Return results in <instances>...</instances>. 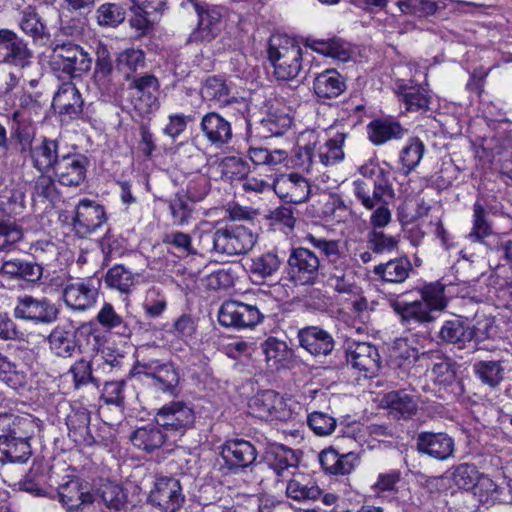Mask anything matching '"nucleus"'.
<instances>
[{
    "mask_svg": "<svg viewBox=\"0 0 512 512\" xmlns=\"http://www.w3.org/2000/svg\"><path fill=\"white\" fill-rule=\"evenodd\" d=\"M303 241L316 249L326 261L323 272L326 286L340 294L354 293L357 286L352 258L343 250L339 240L309 233Z\"/></svg>",
    "mask_w": 512,
    "mask_h": 512,
    "instance_id": "obj_1",
    "label": "nucleus"
},
{
    "mask_svg": "<svg viewBox=\"0 0 512 512\" xmlns=\"http://www.w3.org/2000/svg\"><path fill=\"white\" fill-rule=\"evenodd\" d=\"M257 241L252 230L244 225L231 224L199 234L202 252L222 256H234L250 251Z\"/></svg>",
    "mask_w": 512,
    "mask_h": 512,
    "instance_id": "obj_2",
    "label": "nucleus"
},
{
    "mask_svg": "<svg viewBox=\"0 0 512 512\" xmlns=\"http://www.w3.org/2000/svg\"><path fill=\"white\" fill-rule=\"evenodd\" d=\"M357 171L363 178L352 182V191L355 199L366 210H372L382 198H394L390 172L376 159L367 160Z\"/></svg>",
    "mask_w": 512,
    "mask_h": 512,
    "instance_id": "obj_3",
    "label": "nucleus"
},
{
    "mask_svg": "<svg viewBox=\"0 0 512 512\" xmlns=\"http://www.w3.org/2000/svg\"><path fill=\"white\" fill-rule=\"evenodd\" d=\"M85 338L88 350L99 351L101 336L88 325L74 327L71 325H57L48 335L47 341L52 353L61 358H71L76 352H82L81 339Z\"/></svg>",
    "mask_w": 512,
    "mask_h": 512,
    "instance_id": "obj_4",
    "label": "nucleus"
},
{
    "mask_svg": "<svg viewBox=\"0 0 512 512\" xmlns=\"http://www.w3.org/2000/svg\"><path fill=\"white\" fill-rule=\"evenodd\" d=\"M268 60L273 67L277 80H294L302 70V48L286 35H274L270 38L267 50Z\"/></svg>",
    "mask_w": 512,
    "mask_h": 512,
    "instance_id": "obj_5",
    "label": "nucleus"
},
{
    "mask_svg": "<svg viewBox=\"0 0 512 512\" xmlns=\"http://www.w3.org/2000/svg\"><path fill=\"white\" fill-rule=\"evenodd\" d=\"M321 260L311 249L292 247L287 258V279L294 286H314L319 281Z\"/></svg>",
    "mask_w": 512,
    "mask_h": 512,
    "instance_id": "obj_6",
    "label": "nucleus"
},
{
    "mask_svg": "<svg viewBox=\"0 0 512 512\" xmlns=\"http://www.w3.org/2000/svg\"><path fill=\"white\" fill-rule=\"evenodd\" d=\"M155 421L170 435L171 442L174 443L193 427L195 414L184 402L171 401L157 410Z\"/></svg>",
    "mask_w": 512,
    "mask_h": 512,
    "instance_id": "obj_7",
    "label": "nucleus"
},
{
    "mask_svg": "<svg viewBox=\"0 0 512 512\" xmlns=\"http://www.w3.org/2000/svg\"><path fill=\"white\" fill-rule=\"evenodd\" d=\"M100 293V280L93 277L68 281L62 291V299L68 309L85 312L93 308Z\"/></svg>",
    "mask_w": 512,
    "mask_h": 512,
    "instance_id": "obj_8",
    "label": "nucleus"
},
{
    "mask_svg": "<svg viewBox=\"0 0 512 512\" xmlns=\"http://www.w3.org/2000/svg\"><path fill=\"white\" fill-rule=\"evenodd\" d=\"M221 466L227 474H239L251 467L257 459V449L248 440L234 438L226 440L220 447Z\"/></svg>",
    "mask_w": 512,
    "mask_h": 512,
    "instance_id": "obj_9",
    "label": "nucleus"
},
{
    "mask_svg": "<svg viewBox=\"0 0 512 512\" xmlns=\"http://www.w3.org/2000/svg\"><path fill=\"white\" fill-rule=\"evenodd\" d=\"M218 322L221 326L236 330L253 328L264 319L256 305L236 300H227L218 310Z\"/></svg>",
    "mask_w": 512,
    "mask_h": 512,
    "instance_id": "obj_10",
    "label": "nucleus"
},
{
    "mask_svg": "<svg viewBox=\"0 0 512 512\" xmlns=\"http://www.w3.org/2000/svg\"><path fill=\"white\" fill-rule=\"evenodd\" d=\"M159 81L154 75L145 74L134 77L128 85V97L134 110L144 116L158 110L159 100L157 93Z\"/></svg>",
    "mask_w": 512,
    "mask_h": 512,
    "instance_id": "obj_11",
    "label": "nucleus"
},
{
    "mask_svg": "<svg viewBox=\"0 0 512 512\" xmlns=\"http://www.w3.org/2000/svg\"><path fill=\"white\" fill-rule=\"evenodd\" d=\"M59 309L49 299L24 295L17 298L14 316L34 324L49 325L59 317Z\"/></svg>",
    "mask_w": 512,
    "mask_h": 512,
    "instance_id": "obj_12",
    "label": "nucleus"
},
{
    "mask_svg": "<svg viewBox=\"0 0 512 512\" xmlns=\"http://www.w3.org/2000/svg\"><path fill=\"white\" fill-rule=\"evenodd\" d=\"M138 374L151 379V384L170 395H175L180 384V369L172 361L152 359L139 363Z\"/></svg>",
    "mask_w": 512,
    "mask_h": 512,
    "instance_id": "obj_13",
    "label": "nucleus"
},
{
    "mask_svg": "<svg viewBox=\"0 0 512 512\" xmlns=\"http://www.w3.org/2000/svg\"><path fill=\"white\" fill-rule=\"evenodd\" d=\"M147 501L162 512H177L185 501L180 481L171 476L157 477Z\"/></svg>",
    "mask_w": 512,
    "mask_h": 512,
    "instance_id": "obj_14",
    "label": "nucleus"
},
{
    "mask_svg": "<svg viewBox=\"0 0 512 512\" xmlns=\"http://www.w3.org/2000/svg\"><path fill=\"white\" fill-rule=\"evenodd\" d=\"M34 58L28 43L10 29H0V63L24 69Z\"/></svg>",
    "mask_w": 512,
    "mask_h": 512,
    "instance_id": "obj_15",
    "label": "nucleus"
},
{
    "mask_svg": "<svg viewBox=\"0 0 512 512\" xmlns=\"http://www.w3.org/2000/svg\"><path fill=\"white\" fill-rule=\"evenodd\" d=\"M249 407L255 417L264 420L286 421L291 417L284 398L273 390H265L254 396Z\"/></svg>",
    "mask_w": 512,
    "mask_h": 512,
    "instance_id": "obj_16",
    "label": "nucleus"
},
{
    "mask_svg": "<svg viewBox=\"0 0 512 512\" xmlns=\"http://www.w3.org/2000/svg\"><path fill=\"white\" fill-rule=\"evenodd\" d=\"M54 65H59L62 71L69 77H75L88 72L92 66V58L84 49L74 43L68 42L57 45L54 49Z\"/></svg>",
    "mask_w": 512,
    "mask_h": 512,
    "instance_id": "obj_17",
    "label": "nucleus"
},
{
    "mask_svg": "<svg viewBox=\"0 0 512 512\" xmlns=\"http://www.w3.org/2000/svg\"><path fill=\"white\" fill-rule=\"evenodd\" d=\"M67 152L59 139L42 137L41 141L30 148L29 159L31 165L39 173H50Z\"/></svg>",
    "mask_w": 512,
    "mask_h": 512,
    "instance_id": "obj_18",
    "label": "nucleus"
},
{
    "mask_svg": "<svg viewBox=\"0 0 512 512\" xmlns=\"http://www.w3.org/2000/svg\"><path fill=\"white\" fill-rule=\"evenodd\" d=\"M88 165L85 155L67 150L52 173L61 185L78 187L86 179Z\"/></svg>",
    "mask_w": 512,
    "mask_h": 512,
    "instance_id": "obj_19",
    "label": "nucleus"
},
{
    "mask_svg": "<svg viewBox=\"0 0 512 512\" xmlns=\"http://www.w3.org/2000/svg\"><path fill=\"white\" fill-rule=\"evenodd\" d=\"M273 191L287 203L300 204L308 200L311 185L298 173L279 174L273 179Z\"/></svg>",
    "mask_w": 512,
    "mask_h": 512,
    "instance_id": "obj_20",
    "label": "nucleus"
},
{
    "mask_svg": "<svg viewBox=\"0 0 512 512\" xmlns=\"http://www.w3.org/2000/svg\"><path fill=\"white\" fill-rule=\"evenodd\" d=\"M57 498L67 512H77L94 501L87 484L73 476H66L64 482L58 486Z\"/></svg>",
    "mask_w": 512,
    "mask_h": 512,
    "instance_id": "obj_21",
    "label": "nucleus"
},
{
    "mask_svg": "<svg viewBox=\"0 0 512 512\" xmlns=\"http://www.w3.org/2000/svg\"><path fill=\"white\" fill-rule=\"evenodd\" d=\"M346 360L352 368L372 377L380 368V355L377 348L368 342H351L346 349Z\"/></svg>",
    "mask_w": 512,
    "mask_h": 512,
    "instance_id": "obj_22",
    "label": "nucleus"
},
{
    "mask_svg": "<svg viewBox=\"0 0 512 512\" xmlns=\"http://www.w3.org/2000/svg\"><path fill=\"white\" fill-rule=\"evenodd\" d=\"M199 128L204 139L217 149L229 144L233 139L230 121L218 112L206 113L201 118Z\"/></svg>",
    "mask_w": 512,
    "mask_h": 512,
    "instance_id": "obj_23",
    "label": "nucleus"
},
{
    "mask_svg": "<svg viewBox=\"0 0 512 512\" xmlns=\"http://www.w3.org/2000/svg\"><path fill=\"white\" fill-rule=\"evenodd\" d=\"M84 101L72 82L62 83L55 92L52 107L63 120L79 118L83 113Z\"/></svg>",
    "mask_w": 512,
    "mask_h": 512,
    "instance_id": "obj_24",
    "label": "nucleus"
},
{
    "mask_svg": "<svg viewBox=\"0 0 512 512\" xmlns=\"http://www.w3.org/2000/svg\"><path fill=\"white\" fill-rule=\"evenodd\" d=\"M300 346L314 357H326L335 346L333 336L319 326H307L297 333Z\"/></svg>",
    "mask_w": 512,
    "mask_h": 512,
    "instance_id": "obj_25",
    "label": "nucleus"
},
{
    "mask_svg": "<svg viewBox=\"0 0 512 512\" xmlns=\"http://www.w3.org/2000/svg\"><path fill=\"white\" fill-rule=\"evenodd\" d=\"M454 440L443 432H421L416 438V447L419 453L436 460H446L453 455Z\"/></svg>",
    "mask_w": 512,
    "mask_h": 512,
    "instance_id": "obj_26",
    "label": "nucleus"
},
{
    "mask_svg": "<svg viewBox=\"0 0 512 512\" xmlns=\"http://www.w3.org/2000/svg\"><path fill=\"white\" fill-rule=\"evenodd\" d=\"M129 439L136 449L146 453H152L163 447L166 442H171L170 435L157 421L136 428Z\"/></svg>",
    "mask_w": 512,
    "mask_h": 512,
    "instance_id": "obj_27",
    "label": "nucleus"
},
{
    "mask_svg": "<svg viewBox=\"0 0 512 512\" xmlns=\"http://www.w3.org/2000/svg\"><path fill=\"white\" fill-rule=\"evenodd\" d=\"M383 408L395 419L408 420L416 415L418 400L416 395L408 393L405 389L390 391L381 399Z\"/></svg>",
    "mask_w": 512,
    "mask_h": 512,
    "instance_id": "obj_28",
    "label": "nucleus"
},
{
    "mask_svg": "<svg viewBox=\"0 0 512 512\" xmlns=\"http://www.w3.org/2000/svg\"><path fill=\"white\" fill-rule=\"evenodd\" d=\"M107 220L105 209L94 200L82 199L76 207L74 225L86 234L97 231Z\"/></svg>",
    "mask_w": 512,
    "mask_h": 512,
    "instance_id": "obj_29",
    "label": "nucleus"
},
{
    "mask_svg": "<svg viewBox=\"0 0 512 512\" xmlns=\"http://www.w3.org/2000/svg\"><path fill=\"white\" fill-rule=\"evenodd\" d=\"M345 90V78L336 69H326L314 77L313 91L321 102L335 99Z\"/></svg>",
    "mask_w": 512,
    "mask_h": 512,
    "instance_id": "obj_30",
    "label": "nucleus"
},
{
    "mask_svg": "<svg viewBox=\"0 0 512 512\" xmlns=\"http://www.w3.org/2000/svg\"><path fill=\"white\" fill-rule=\"evenodd\" d=\"M96 63L93 79L103 94L116 92V85L113 82V64L110 52L106 45L99 42L96 46Z\"/></svg>",
    "mask_w": 512,
    "mask_h": 512,
    "instance_id": "obj_31",
    "label": "nucleus"
},
{
    "mask_svg": "<svg viewBox=\"0 0 512 512\" xmlns=\"http://www.w3.org/2000/svg\"><path fill=\"white\" fill-rule=\"evenodd\" d=\"M390 306L401 317L404 324H427L436 319V313L425 301L420 299L406 303H400L392 299L390 300Z\"/></svg>",
    "mask_w": 512,
    "mask_h": 512,
    "instance_id": "obj_32",
    "label": "nucleus"
},
{
    "mask_svg": "<svg viewBox=\"0 0 512 512\" xmlns=\"http://www.w3.org/2000/svg\"><path fill=\"white\" fill-rule=\"evenodd\" d=\"M90 411L84 407L73 408L66 418V425L69 430V436L74 438L75 442L86 446L96 444V439L90 430Z\"/></svg>",
    "mask_w": 512,
    "mask_h": 512,
    "instance_id": "obj_33",
    "label": "nucleus"
},
{
    "mask_svg": "<svg viewBox=\"0 0 512 512\" xmlns=\"http://www.w3.org/2000/svg\"><path fill=\"white\" fill-rule=\"evenodd\" d=\"M347 136V133L339 132L330 139L324 141L315 140L313 142L318 166H332L344 159L343 144Z\"/></svg>",
    "mask_w": 512,
    "mask_h": 512,
    "instance_id": "obj_34",
    "label": "nucleus"
},
{
    "mask_svg": "<svg viewBox=\"0 0 512 512\" xmlns=\"http://www.w3.org/2000/svg\"><path fill=\"white\" fill-rule=\"evenodd\" d=\"M457 364L451 359H441L434 363L431 374L433 382L453 397L463 393V385L456 375Z\"/></svg>",
    "mask_w": 512,
    "mask_h": 512,
    "instance_id": "obj_35",
    "label": "nucleus"
},
{
    "mask_svg": "<svg viewBox=\"0 0 512 512\" xmlns=\"http://www.w3.org/2000/svg\"><path fill=\"white\" fill-rule=\"evenodd\" d=\"M407 132L406 128L391 118L375 119L367 125L369 140L377 146L391 140L402 139Z\"/></svg>",
    "mask_w": 512,
    "mask_h": 512,
    "instance_id": "obj_36",
    "label": "nucleus"
},
{
    "mask_svg": "<svg viewBox=\"0 0 512 512\" xmlns=\"http://www.w3.org/2000/svg\"><path fill=\"white\" fill-rule=\"evenodd\" d=\"M292 118L285 113H269L254 125L248 123L247 128L251 134L260 138L281 136L290 129Z\"/></svg>",
    "mask_w": 512,
    "mask_h": 512,
    "instance_id": "obj_37",
    "label": "nucleus"
},
{
    "mask_svg": "<svg viewBox=\"0 0 512 512\" xmlns=\"http://www.w3.org/2000/svg\"><path fill=\"white\" fill-rule=\"evenodd\" d=\"M439 338L448 344H453L459 349L466 347L471 342L470 321L468 318L456 317L446 320L439 331Z\"/></svg>",
    "mask_w": 512,
    "mask_h": 512,
    "instance_id": "obj_38",
    "label": "nucleus"
},
{
    "mask_svg": "<svg viewBox=\"0 0 512 512\" xmlns=\"http://www.w3.org/2000/svg\"><path fill=\"white\" fill-rule=\"evenodd\" d=\"M265 460L279 477H284L291 468L295 469L299 461L293 449L281 444L270 445L265 452Z\"/></svg>",
    "mask_w": 512,
    "mask_h": 512,
    "instance_id": "obj_39",
    "label": "nucleus"
},
{
    "mask_svg": "<svg viewBox=\"0 0 512 512\" xmlns=\"http://www.w3.org/2000/svg\"><path fill=\"white\" fill-rule=\"evenodd\" d=\"M42 267L34 262L22 259H10L3 262L0 274L11 279L35 283L42 276Z\"/></svg>",
    "mask_w": 512,
    "mask_h": 512,
    "instance_id": "obj_40",
    "label": "nucleus"
},
{
    "mask_svg": "<svg viewBox=\"0 0 512 512\" xmlns=\"http://www.w3.org/2000/svg\"><path fill=\"white\" fill-rule=\"evenodd\" d=\"M32 419L29 414H0V447L14 435L25 437L31 431Z\"/></svg>",
    "mask_w": 512,
    "mask_h": 512,
    "instance_id": "obj_41",
    "label": "nucleus"
},
{
    "mask_svg": "<svg viewBox=\"0 0 512 512\" xmlns=\"http://www.w3.org/2000/svg\"><path fill=\"white\" fill-rule=\"evenodd\" d=\"M413 267L408 257H399L374 267V274L388 283H403Z\"/></svg>",
    "mask_w": 512,
    "mask_h": 512,
    "instance_id": "obj_42",
    "label": "nucleus"
},
{
    "mask_svg": "<svg viewBox=\"0 0 512 512\" xmlns=\"http://www.w3.org/2000/svg\"><path fill=\"white\" fill-rule=\"evenodd\" d=\"M34 432L35 422L32 419L31 431L25 437L20 438L18 435H14L0 447L1 459L5 458L13 463L26 462L31 455L29 439L33 436Z\"/></svg>",
    "mask_w": 512,
    "mask_h": 512,
    "instance_id": "obj_43",
    "label": "nucleus"
},
{
    "mask_svg": "<svg viewBox=\"0 0 512 512\" xmlns=\"http://www.w3.org/2000/svg\"><path fill=\"white\" fill-rule=\"evenodd\" d=\"M396 92L407 111L419 112L429 109L431 97L420 85L401 83L397 85Z\"/></svg>",
    "mask_w": 512,
    "mask_h": 512,
    "instance_id": "obj_44",
    "label": "nucleus"
},
{
    "mask_svg": "<svg viewBox=\"0 0 512 512\" xmlns=\"http://www.w3.org/2000/svg\"><path fill=\"white\" fill-rule=\"evenodd\" d=\"M106 286L122 295H129L138 283V274L131 272L124 265H114L105 275Z\"/></svg>",
    "mask_w": 512,
    "mask_h": 512,
    "instance_id": "obj_45",
    "label": "nucleus"
},
{
    "mask_svg": "<svg viewBox=\"0 0 512 512\" xmlns=\"http://www.w3.org/2000/svg\"><path fill=\"white\" fill-rule=\"evenodd\" d=\"M248 157L255 167L267 171H277L288 159V153L283 149L268 150L264 147L251 146Z\"/></svg>",
    "mask_w": 512,
    "mask_h": 512,
    "instance_id": "obj_46",
    "label": "nucleus"
},
{
    "mask_svg": "<svg viewBox=\"0 0 512 512\" xmlns=\"http://www.w3.org/2000/svg\"><path fill=\"white\" fill-rule=\"evenodd\" d=\"M232 85L225 79L218 76H209L203 83L201 95L205 100L214 101L221 105H229L237 102L234 96H231Z\"/></svg>",
    "mask_w": 512,
    "mask_h": 512,
    "instance_id": "obj_47",
    "label": "nucleus"
},
{
    "mask_svg": "<svg viewBox=\"0 0 512 512\" xmlns=\"http://www.w3.org/2000/svg\"><path fill=\"white\" fill-rule=\"evenodd\" d=\"M19 27L34 42H45L50 38L46 23L34 7L28 6L21 12Z\"/></svg>",
    "mask_w": 512,
    "mask_h": 512,
    "instance_id": "obj_48",
    "label": "nucleus"
},
{
    "mask_svg": "<svg viewBox=\"0 0 512 512\" xmlns=\"http://www.w3.org/2000/svg\"><path fill=\"white\" fill-rule=\"evenodd\" d=\"M281 263L276 251H267L251 257L248 268L253 277L264 280L273 276L280 269Z\"/></svg>",
    "mask_w": 512,
    "mask_h": 512,
    "instance_id": "obj_49",
    "label": "nucleus"
},
{
    "mask_svg": "<svg viewBox=\"0 0 512 512\" xmlns=\"http://www.w3.org/2000/svg\"><path fill=\"white\" fill-rule=\"evenodd\" d=\"M321 494L320 488L308 476L295 475L288 481L286 495L296 501L315 500Z\"/></svg>",
    "mask_w": 512,
    "mask_h": 512,
    "instance_id": "obj_50",
    "label": "nucleus"
},
{
    "mask_svg": "<svg viewBox=\"0 0 512 512\" xmlns=\"http://www.w3.org/2000/svg\"><path fill=\"white\" fill-rule=\"evenodd\" d=\"M97 322L106 330H114L121 337H130L132 329L127 321L116 312L114 306L105 302L96 315Z\"/></svg>",
    "mask_w": 512,
    "mask_h": 512,
    "instance_id": "obj_51",
    "label": "nucleus"
},
{
    "mask_svg": "<svg viewBox=\"0 0 512 512\" xmlns=\"http://www.w3.org/2000/svg\"><path fill=\"white\" fill-rule=\"evenodd\" d=\"M195 10L199 18V29L203 37L211 39L216 37L221 31L222 26V8L219 6L202 7L195 4Z\"/></svg>",
    "mask_w": 512,
    "mask_h": 512,
    "instance_id": "obj_52",
    "label": "nucleus"
},
{
    "mask_svg": "<svg viewBox=\"0 0 512 512\" xmlns=\"http://www.w3.org/2000/svg\"><path fill=\"white\" fill-rule=\"evenodd\" d=\"M27 373L0 353V381L15 391H21L28 385Z\"/></svg>",
    "mask_w": 512,
    "mask_h": 512,
    "instance_id": "obj_53",
    "label": "nucleus"
},
{
    "mask_svg": "<svg viewBox=\"0 0 512 512\" xmlns=\"http://www.w3.org/2000/svg\"><path fill=\"white\" fill-rule=\"evenodd\" d=\"M492 224L487 218V212L480 201L473 204L472 228L466 235L470 242L485 243V238L492 234Z\"/></svg>",
    "mask_w": 512,
    "mask_h": 512,
    "instance_id": "obj_54",
    "label": "nucleus"
},
{
    "mask_svg": "<svg viewBox=\"0 0 512 512\" xmlns=\"http://www.w3.org/2000/svg\"><path fill=\"white\" fill-rule=\"evenodd\" d=\"M425 153V145L418 137L410 138L399 153L401 171L410 174L420 163Z\"/></svg>",
    "mask_w": 512,
    "mask_h": 512,
    "instance_id": "obj_55",
    "label": "nucleus"
},
{
    "mask_svg": "<svg viewBox=\"0 0 512 512\" xmlns=\"http://www.w3.org/2000/svg\"><path fill=\"white\" fill-rule=\"evenodd\" d=\"M473 371L481 383L490 388L497 387L504 378V367L500 361H478L473 365Z\"/></svg>",
    "mask_w": 512,
    "mask_h": 512,
    "instance_id": "obj_56",
    "label": "nucleus"
},
{
    "mask_svg": "<svg viewBox=\"0 0 512 512\" xmlns=\"http://www.w3.org/2000/svg\"><path fill=\"white\" fill-rule=\"evenodd\" d=\"M262 350L271 366L285 365L293 356L292 350L284 341L269 337L262 343Z\"/></svg>",
    "mask_w": 512,
    "mask_h": 512,
    "instance_id": "obj_57",
    "label": "nucleus"
},
{
    "mask_svg": "<svg viewBox=\"0 0 512 512\" xmlns=\"http://www.w3.org/2000/svg\"><path fill=\"white\" fill-rule=\"evenodd\" d=\"M315 51L334 58L341 62H346L350 58V50L348 43L339 38L328 40H313L310 44Z\"/></svg>",
    "mask_w": 512,
    "mask_h": 512,
    "instance_id": "obj_58",
    "label": "nucleus"
},
{
    "mask_svg": "<svg viewBox=\"0 0 512 512\" xmlns=\"http://www.w3.org/2000/svg\"><path fill=\"white\" fill-rule=\"evenodd\" d=\"M0 206L3 215L9 217L22 215L26 208L24 191L21 188L6 189L0 195Z\"/></svg>",
    "mask_w": 512,
    "mask_h": 512,
    "instance_id": "obj_59",
    "label": "nucleus"
},
{
    "mask_svg": "<svg viewBox=\"0 0 512 512\" xmlns=\"http://www.w3.org/2000/svg\"><path fill=\"white\" fill-rule=\"evenodd\" d=\"M101 499L108 512H126L128 508L127 495L122 486L118 484L103 485Z\"/></svg>",
    "mask_w": 512,
    "mask_h": 512,
    "instance_id": "obj_60",
    "label": "nucleus"
},
{
    "mask_svg": "<svg viewBox=\"0 0 512 512\" xmlns=\"http://www.w3.org/2000/svg\"><path fill=\"white\" fill-rule=\"evenodd\" d=\"M218 169L222 179L241 180L247 176L249 165L241 157L227 156L220 161Z\"/></svg>",
    "mask_w": 512,
    "mask_h": 512,
    "instance_id": "obj_61",
    "label": "nucleus"
},
{
    "mask_svg": "<svg viewBox=\"0 0 512 512\" xmlns=\"http://www.w3.org/2000/svg\"><path fill=\"white\" fill-rule=\"evenodd\" d=\"M194 203L185 195L177 193L169 202V211L176 226H185L189 223L193 211Z\"/></svg>",
    "mask_w": 512,
    "mask_h": 512,
    "instance_id": "obj_62",
    "label": "nucleus"
},
{
    "mask_svg": "<svg viewBox=\"0 0 512 512\" xmlns=\"http://www.w3.org/2000/svg\"><path fill=\"white\" fill-rule=\"evenodd\" d=\"M125 9L116 3H104L96 10V21L101 27H117L125 20Z\"/></svg>",
    "mask_w": 512,
    "mask_h": 512,
    "instance_id": "obj_63",
    "label": "nucleus"
},
{
    "mask_svg": "<svg viewBox=\"0 0 512 512\" xmlns=\"http://www.w3.org/2000/svg\"><path fill=\"white\" fill-rule=\"evenodd\" d=\"M307 424L317 436H329L335 431L337 420L326 412L312 411L307 416Z\"/></svg>",
    "mask_w": 512,
    "mask_h": 512,
    "instance_id": "obj_64",
    "label": "nucleus"
}]
</instances>
